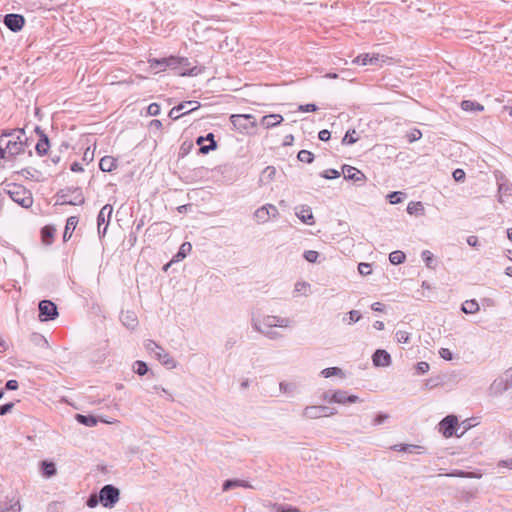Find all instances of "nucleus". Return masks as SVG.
Masks as SVG:
<instances>
[{
	"label": "nucleus",
	"instance_id": "obj_57",
	"mask_svg": "<svg viewBox=\"0 0 512 512\" xmlns=\"http://www.w3.org/2000/svg\"><path fill=\"white\" fill-rule=\"evenodd\" d=\"M215 140V135L212 132L207 133L206 135H200L196 138V144H205V142L212 143Z\"/></svg>",
	"mask_w": 512,
	"mask_h": 512
},
{
	"label": "nucleus",
	"instance_id": "obj_39",
	"mask_svg": "<svg viewBox=\"0 0 512 512\" xmlns=\"http://www.w3.org/2000/svg\"><path fill=\"white\" fill-rule=\"evenodd\" d=\"M79 223L78 216H70L66 219V242L71 238L73 231Z\"/></svg>",
	"mask_w": 512,
	"mask_h": 512
},
{
	"label": "nucleus",
	"instance_id": "obj_56",
	"mask_svg": "<svg viewBox=\"0 0 512 512\" xmlns=\"http://www.w3.org/2000/svg\"><path fill=\"white\" fill-rule=\"evenodd\" d=\"M146 112L149 116H158L161 112V106L158 103L153 102L147 106Z\"/></svg>",
	"mask_w": 512,
	"mask_h": 512
},
{
	"label": "nucleus",
	"instance_id": "obj_31",
	"mask_svg": "<svg viewBox=\"0 0 512 512\" xmlns=\"http://www.w3.org/2000/svg\"><path fill=\"white\" fill-rule=\"evenodd\" d=\"M460 107L462 110H464L466 112H482V111H484V106L474 100H462L460 103Z\"/></svg>",
	"mask_w": 512,
	"mask_h": 512
},
{
	"label": "nucleus",
	"instance_id": "obj_64",
	"mask_svg": "<svg viewBox=\"0 0 512 512\" xmlns=\"http://www.w3.org/2000/svg\"><path fill=\"white\" fill-rule=\"evenodd\" d=\"M396 339L398 343H408L410 340V334L406 331L399 330L396 333Z\"/></svg>",
	"mask_w": 512,
	"mask_h": 512
},
{
	"label": "nucleus",
	"instance_id": "obj_60",
	"mask_svg": "<svg viewBox=\"0 0 512 512\" xmlns=\"http://www.w3.org/2000/svg\"><path fill=\"white\" fill-rule=\"evenodd\" d=\"M358 272L363 276L370 275L372 273V265L366 262L359 263Z\"/></svg>",
	"mask_w": 512,
	"mask_h": 512
},
{
	"label": "nucleus",
	"instance_id": "obj_27",
	"mask_svg": "<svg viewBox=\"0 0 512 512\" xmlns=\"http://www.w3.org/2000/svg\"><path fill=\"white\" fill-rule=\"evenodd\" d=\"M132 370L138 376H154L153 371L149 368L148 364L145 361L137 360L132 365Z\"/></svg>",
	"mask_w": 512,
	"mask_h": 512
},
{
	"label": "nucleus",
	"instance_id": "obj_33",
	"mask_svg": "<svg viewBox=\"0 0 512 512\" xmlns=\"http://www.w3.org/2000/svg\"><path fill=\"white\" fill-rule=\"evenodd\" d=\"M480 309L478 302L475 299L466 300L461 305V311L465 314H474Z\"/></svg>",
	"mask_w": 512,
	"mask_h": 512
},
{
	"label": "nucleus",
	"instance_id": "obj_15",
	"mask_svg": "<svg viewBox=\"0 0 512 512\" xmlns=\"http://www.w3.org/2000/svg\"><path fill=\"white\" fill-rule=\"evenodd\" d=\"M4 24L8 29H10L13 32L20 31L25 23V19L20 14H7L4 16Z\"/></svg>",
	"mask_w": 512,
	"mask_h": 512
},
{
	"label": "nucleus",
	"instance_id": "obj_59",
	"mask_svg": "<svg viewBox=\"0 0 512 512\" xmlns=\"http://www.w3.org/2000/svg\"><path fill=\"white\" fill-rule=\"evenodd\" d=\"M430 369V365L425 361L417 362L415 365V370L418 375H423L427 373Z\"/></svg>",
	"mask_w": 512,
	"mask_h": 512
},
{
	"label": "nucleus",
	"instance_id": "obj_55",
	"mask_svg": "<svg viewBox=\"0 0 512 512\" xmlns=\"http://www.w3.org/2000/svg\"><path fill=\"white\" fill-rule=\"evenodd\" d=\"M144 347L149 354L153 353L154 356H156V351H158L161 348L159 344H157L154 340L150 339L145 341Z\"/></svg>",
	"mask_w": 512,
	"mask_h": 512
},
{
	"label": "nucleus",
	"instance_id": "obj_32",
	"mask_svg": "<svg viewBox=\"0 0 512 512\" xmlns=\"http://www.w3.org/2000/svg\"><path fill=\"white\" fill-rule=\"evenodd\" d=\"M56 229L51 225H46L41 230V239L43 244L50 245L52 243Z\"/></svg>",
	"mask_w": 512,
	"mask_h": 512
},
{
	"label": "nucleus",
	"instance_id": "obj_7",
	"mask_svg": "<svg viewBox=\"0 0 512 512\" xmlns=\"http://www.w3.org/2000/svg\"><path fill=\"white\" fill-rule=\"evenodd\" d=\"M112 213L113 206L111 204H105L97 215L98 235L100 239L107 233Z\"/></svg>",
	"mask_w": 512,
	"mask_h": 512
},
{
	"label": "nucleus",
	"instance_id": "obj_12",
	"mask_svg": "<svg viewBox=\"0 0 512 512\" xmlns=\"http://www.w3.org/2000/svg\"><path fill=\"white\" fill-rule=\"evenodd\" d=\"M181 62V69L177 72L179 76H197L201 74L204 70V66L192 65L188 58L183 57V62Z\"/></svg>",
	"mask_w": 512,
	"mask_h": 512
},
{
	"label": "nucleus",
	"instance_id": "obj_51",
	"mask_svg": "<svg viewBox=\"0 0 512 512\" xmlns=\"http://www.w3.org/2000/svg\"><path fill=\"white\" fill-rule=\"evenodd\" d=\"M196 145L199 146L198 154H202V155H207L211 151H215L218 149L217 141H213L212 143H209V144H196Z\"/></svg>",
	"mask_w": 512,
	"mask_h": 512
},
{
	"label": "nucleus",
	"instance_id": "obj_46",
	"mask_svg": "<svg viewBox=\"0 0 512 512\" xmlns=\"http://www.w3.org/2000/svg\"><path fill=\"white\" fill-rule=\"evenodd\" d=\"M406 260V255L400 250H395L389 254V261L392 265H400Z\"/></svg>",
	"mask_w": 512,
	"mask_h": 512
},
{
	"label": "nucleus",
	"instance_id": "obj_9",
	"mask_svg": "<svg viewBox=\"0 0 512 512\" xmlns=\"http://www.w3.org/2000/svg\"><path fill=\"white\" fill-rule=\"evenodd\" d=\"M58 316L56 304L50 300H42L39 302V319L42 322L54 320Z\"/></svg>",
	"mask_w": 512,
	"mask_h": 512
},
{
	"label": "nucleus",
	"instance_id": "obj_36",
	"mask_svg": "<svg viewBox=\"0 0 512 512\" xmlns=\"http://www.w3.org/2000/svg\"><path fill=\"white\" fill-rule=\"evenodd\" d=\"M320 375L324 378H330L333 376H337L340 378L345 377L344 371L340 367H336V366L324 368L323 370H321Z\"/></svg>",
	"mask_w": 512,
	"mask_h": 512
},
{
	"label": "nucleus",
	"instance_id": "obj_61",
	"mask_svg": "<svg viewBox=\"0 0 512 512\" xmlns=\"http://www.w3.org/2000/svg\"><path fill=\"white\" fill-rule=\"evenodd\" d=\"M193 148V143L189 141H184L179 150V156L185 157L187 154L190 153L191 149Z\"/></svg>",
	"mask_w": 512,
	"mask_h": 512
},
{
	"label": "nucleus",
	"instance_id": "obj_22",
	"mask_svg": "<svg viewBox=\"0 0 512 512\" xmlns=\"http://www.w3.org/2000/svg\"><path fill=\"white\" fill-rule=\"evenodd\" d=\"M238 487H242V488H246V489H252L253 488V486L250 484V482H248L246 480L237 479V478H231V479H226L223 482V484H222V491L226 492V491H229L231 489L238 488Z\"/></svg>",
	"mask_w": 512,
	"mask_h": 512
},
{
	"label": "nucleus",
	"instance_id": "obj_13",
	"mask_svg": "<svg viewBox=\"0 0 512 512\" xmlns=\"http://www.w3.org/2000/svg\"><path fill=\"white\" fill-rule=\"evenodd\" d=\"M372 364L374 367H388L392 363V358L389 352L385 349H376L372 354Z\"/></svg>",
	"mask_w": 512,
	"mask_h": 512
},
{
	"label": "nucleus",
	"instance_id": "obj_41",
	"mask_svg": "<svg viewBox=\"0 0 512 512\" xmlns=\"http://www.w3.org/2000/svg\"><path fill=\"white\" fill-rule=\"evenodd\" d=\"M406 193L402 191H391L387 194L386 199L390 204L396 205L402 203L406 198Z\"/></svg>",
	"mask_w": 512,
	"mask_h": 512
},
{
	"label": "nucleus",
	"instance_id": "obj_29",
	"mask_svg": "<svg viewBox=\"0 0 512 512\" xmlns=\"http://www.w3.org/2000/svg\"><path fill=\"white\" fill-rule=\"evenodd\" d=\"M276 175V168L274 166L265 167L259 177V185H267L269 184Z\"/></svg>",
	"mask_w": 512,
	"mask_h": 512
},
{
	"label": "nucleus",
	"instance_id": "obj_63",
	"mask_svg": "<svg viewBox=\"0 0 512 512\" xmlns=\"http://www.w3.org/2000/svg\"><path fill=\"white\" fill-rule=\"evenodd\" d=\"M422 137V132L419 129H414L407 134V140L409 143L418 141Z\"/></svg>",
	"mask_w": 512,
	"mask_h": 512
},
{
	"label": "nucleus",
	"instance_id": "obj_17",
	"mask_svg": "<svg viewBox=\"0 0 512 512\" xmlns=\"http://www.w3.org/2000/svg\"><path fill=\"white\" fill-rule=\"evenodd\" d=\"M295 210L296 216L302 223L306 225H313L315 223L311 207L307 205H300L296 207Z\"/></svg>",
	"mask_w": 512,
	"mask_h": 512
},
{
	"label": "nucleus",
	"instance_id": "obj_19",
	"mask_svg": "<svg viewBox=\"0 0 512 512\" xmlns=\"http://www.w3.org/2000/svg\"><path fill=\"white\" fill-rule=\"evenodd\" d=\"M155 358L167 369H173L177 365L176 360L163 347L156 351Z\"/></svg>",
	"mask_w": 512,
	"mask_h": 512
},
{
	"label": "nucleus",
	"instance_id": "obj_34",
	"mask_svg": "<svg viewBox=\"0 0 512 512\" xmlns=\"http://www.w3.org/2000/svg\"><path fill=\"white\" fill-rule=\"evenodd\" d=\"M406 211L409 215L419 216L424 214V206L420 201H411L408 203Z\"/></svg>",
	"mask_w": 512,
	"mask_h": 512
},
{
	"label": "nucleus",
	"instance_id": "obj_21",
	"mask_svg": "<svg viewBox=\"0 0 512 512\" xmlns=\"http://www.w3.org/2000/svg\"><path fill=\"white\" fill-rule=\"evenodd\" d=\"M74 419L77 421V423L84 425L86 427H94L101 421L100 418L96 417L93 414L84 415L80 413H75ZM102 422L107 423V421L105 420H102Z\"/></svg>",
	"mask_w": 512,
	"mask_h": 512
},
{
	"label": "nucleus",
	"instance_id": "obj_10",
	"mask_svg": "<svg viewBox=\"0 0 512 512\" xmlns=\"http://www.w3.org/2000/svg\"><path fill=\"white\" fill-rule=\"evenodd\" d=\"M337 411L335 408H330L325 405H314V406H307L304 409L303 415L310 419H317L323 416H331L336 414Z\"/></svg>",
	"mask_w": 512,
	"mask_h": 512
},
{
	"label": "nucleus",
	"instance_id": "obj_43",
	"mask_svg": "<svg viewBox=\"0 0 512 512\" xmlns=\"http://www.w3.org/2000/svg\"><path fill=\"white\" fill-rule=\"evenodd\" d=\"M421 258L424 261L425 265L429 269H435L436 260L434 254L429 250H423L421 253Z\"/></svg>",
	"mask_w": 512,
	"mask_h": 512
},
{
	"label": "nucleus",
	"instance_id": "obj_16",
	"mask_svg": "<svg viewBox=\"0 0 512 512\" xmlns=\"http://www.w3.org/2000/svg\"><path fill=\"white\" fill-rule=\"evenodd\" d=\"M84 202L81 188H66V205H82Z\"/></svg>",
	"mask_w": 512,
	"mask_h": 512
},
{
	"label": "nucleus",
	"instance_id": "obj_25",
	"mask_svg": "<svg viewBox=\"0 0 512 512\" xmlns=\"http://www.w3.org/2000/svg\"><path fill=\"white\" fill-rule=\"evenodd\" d=\"M284 121V118L280 114H268L261 118L260 124L266 128L270 129L276 126H279Z\"/></svg>",
	"mask_w": 512,
	"mask_h": 512
},
{
	"label": "nucleus",
	"instance_id": "obj_58",
	"mask_svg": "<svg viewBox=\"0 0 512 512\" xmlns=\"http://www.w3.org/2000/svg\"><path fill=\"white\" fill-rule=\"evenodd\" d=\"M452 177L455 182L462 183L466 179V173L463 169L457 168L452 172Z\"/></svg>",
	"mask_w": 512,
	"mask_h": 512
},
{
	"label": "nucleus",
	"instance_id": "obj_30",
	"mask_svg": "<svg viewBox=\"0 0 512 512\" xmlns=\"http://www.w3.org/2000/svg\"><path fill=\"white\" fill-rule=\"evenodd\" d=\"M192 245L190 242H183L179 247L177 253L173 255L172 262H180L186 258V256L191 252Z\"/></svg>",
	"mask_w": 512,
	"mask_h": 512
},
{
	"label": "nucleus",
	"instance_id": "obj_23",
	"mask_svg": "<svg viewBox=\"0 0 512 512\" xmlns=\"http://www.w3.org/2000/svg\"><path fill=\"white\" fill-rule=\"evenodd\" d=\"M263 324L267 328H272V327H276V326L277 327H288L290 324V320L288 318L268 315V316L264 317Z\"/></svg>",
	"mask_w": 512,
	"mask_h": 512
},
{
	"label": "nucleus",
	"instance_id": "obj_45",
	"mask_svg": "<svg viewBox=\"0 0 512 512\" xmlns=\"http://www.w3.org/2000/svg\"><path fill=\"white\" fill-rule=\"evenodd\" d=\"M362 318V314L358 310H351L349 311L342 319L344 323H347L348 325H352L357 323Z\"/></svg>",
	"mask_w": 512,
	"mask_h": 512
},
{
	"label": "nucleus",
	"instance_id": "obj_47",
	"mask_svg": "<svg viewBox=\"0 0 512 512\" xmlns=\"http://www.w3.org/2000/svg\"><path fill=\"white\" fill-rule=\"evenodd\" d=\"M357 132L355 129H349L346 131L344 137L342 138L341 144L342 145H353L355 144L359 137L356 136Z\"/></svg>",
	"mask_w": 512,
	"mask_h": 512
},
{
	"label": "nucleus",
	"instance_id": "obj_28",
	"mask_svg": "<svg viewBox=\"0 0 512 512\" xmlns=\"http://www.w3.org/2000/svg\"><path fill=\"white\" fill-rule=\"evenodd\" d=\"M40 471L42 476L45 478H51L57 473L55 463L48 460H43L40 462Z\"/></svg>",
	"mask_w": 512,
	"mask_h": 512
},
{
	"label": "nucleus",
	"instance_id": "obj_3",
	"mask_svg": "<svg viewBox=\"0 0 512 512\" xmlns=\"http://www.w3.org/2000/svg\"><path fill=\"white\" fill-rule=\"evenodd\" d=\"M322 398L324 401L328 403L337 404L361 402L360 398L357 395L349 394L347 391L340 389L325 391L322 395Z\"/></svg>",
	"mask_w": 512,
	"mask_h": 512
},
{
	"label": "nucleus",
	"instance_id": "obj_14",
	"mask_svg": "<svg viewBox=\"0 0 512 512\" xmlns=\"http://www.w3.org/2000/svg\"><path fill=\"white\" fill-rule=\"evenodd\" d=\"M87 23L85 21H81L80 19L76 20L74 16H71L69 20H66V28L72 34L71 39L76 41L79 36L84 32V29H87Z\"/></svg>",
	"mask_w": 512,
	"mask_h": 512
},
{
	"label": "nucleus",
	"instance_id": "obj_1",
	"mask_svg": "<svg viewBox=\"0 0 512 512\" xmlns=\"http://www.w3.org/2000/svg\"><path fill=\"white\" fill-rule=\"evenodd\" d=\"M28 145L25 129H5L0 131V159L13 161L19 154L24 153Z\"/></svg>",
	"mask_w": 512,
	"mask_h": 512
},
{
	"label": "nucleus",
	"instance_id": "obj_5",
	"mask_svg": "<svg viewBox=\"0 0 512 512\" xmlns=\"http://www.w3.org/2000/svg\"><path fill=\"white\" fill-rule=\"evenodd\" d=\"M101 505L105 508H113L120 500V489L113 484H106L99 491Z\"/></svg>",
	"mask_w": 512,
	"mask_h": 512
},
{
	"label": "nucleus",
	"instance_id": "obj_2",
	"mask_svg": "<svg viewBox=\"0 0 512 512\" xmlns=\"http://www.w3.org/2000/svg\"><path fill=\"white\" fill-rule=\"evenodd\" d=\"M10 198L24 208H28L33 204L32 194L24 186L18 184L9 185L7 190Z\"/></svg>",
	"mask_w": 512,
	"mask_h": 512
},
{
	"label": "nucleus",
	"instance_id": "obj_8",
	"mask_svg": "<svg viewBox=\"0 0 512 512\" xmlns=\"http://www.w3.org/2000/svg\"><path fill=\"white\" fill-rule=\"evenodd\" d=\"M230 122L239 131H248L256 127V120L251 114H232Z\"/></svg>",
	"mask_w": 512,
	"mask_h": 512
},
{
	"label": "nucleus",
	"instance_id": "obj_37",
	"mask_svg": "<svg viewBox=\"0 0 512 512\" xmlns=\"http://www.w3.org/2000/svg\"><path fill=\"white\" fill-rule=\"evenodd\" d=\"M148 63L151 69L157 70V72L165 71L167 68V57L163 58H149Z\"/></svg>",
	"mask_w": 512,
	"mask_h": 512
},
{
	"label": "nucleus",
	"instance_id": "obj_54",
	"mask_svg": "<svg viewBox=\"0 0 512 512\" xmlns=\"http://www.w3.org/2000/svg\"><path fill=\"white\" fill-rule=\"evenodd\" d=\"M99 504H101V498L98 494H90L86 500V505L89 508H96Z\"/></svg>",
	"mask_w": 512,
	"mask_h": 512
},
{
	"label": "nucleus",
	"instance_id": "obj_40",
	"mask_svg": "<svg viewBox=\"0 0 512 512\" xmlns=\"http://www.w3.org/2000/svg\"><path fill=\"white\" fill-rule=\"evenodd\" d=\"M393 450L399 451V452H407V453H420V449H424L422 446L415 445V444H396L392 447Z\"/></svg>",
	"mask_w": 512,
	"mask_h": 512
},
{
	"label": "nucleus",
	"instance_id": "obj_42",
	"mask_svg": "<svg viewBox=\"0 0 512 512\" xmlns=\"http://www.w3.org/2000/svg\"><path fill=\"white\" fill-rule=\"evenodd\" d=\"M271 508L274 512H299L296 506L286 503H273Z\"/></svg>",
	"mask_w": 512,
	"mask_h": 512
},
{
	"label": "nucleus",
	"instance_id": "obj_62",
	"mask_svg": "<svg viewBox=\"0 0 512 512\" xmlns=\"http://www.w3.org/2000/svg\"><path fill=\"white\" fill-rule=\"evenodd\" d=\"M318 109L319 108L315 103L301 104L298 107V111L303 112V113L316 112Z\"/></svg>",
	"mask_w": 512,
	"mask_h": 512
},
{
	"label": "nucleus",
	"instance_id": "obj_53",
	"mask_svg": "<svg viewBox=\"0 0 512 512\" xmlns=\"http://www.w3.org/2000/svg\"><path fill=\"white\" fill-rule=\"evenodd\" d=\"M319 256L320 253L315 250H306L303 253V258L309 263H316L318 261Z\"/></svg>",
	"mask_w": 512,
	"mask_h": 512
},
{
	"label": "nucleus",
	"instance_id": "obj_18",
	"mask_svg": "<svg viewBox=\"0 0 512 512\" xmlns=\"http://www.w3.org/2000/svg\"><path fill=\"white\" fill-rule=\"evenodd\" d=\"M342 173L344 175V179L352 180L354 182L364 181L366 179L364 173L357 169L356 167L350 165L342 166Z\"/></svg>",
	"mask_w": 512,
	"mask_h": 512
},
{
	"label": "nucleus",
	"instance_id": "obj_26",
	"mask_svg": "<svg viewBox=\"0 0 512 512\" xmlns=\"http://www.w3.org/2000/svg\"><path fill=\"white\" fill-rule=\"evenodd\" d=\"M511 370L512 369L510 368L505 372V375H506L505 378H499V379L494 380V382L492 383V388H494L496 390V392L501 394V393L507 391L508 389L512 388V382L510 381V378L508 377V373L511 372Z\"/></svg>",
	"mask_w": 512,
	"mask_h": 512
},
{
	"label": "nucleus",
	"instance_id": "obj_49",
	"mask_svg": "<svg viewBox=\"0 0 512 512\" xmlns=\"http://www.w3.org/2000/svg\"><path fill=\"white\" fill-rule=\"evenodd\" d=\"M183 62V57L181 56H174L170 55L167 57V68H170L171 70H180L181 69V62Z\"/></svg>",
	"mask_w": 512,
	"mask_h": 512
},
{
	"label": "nucleus",
	"instance_id": "obj_6",
	"mask_svg": "<svg viewBox=\"0 0 512 512\" xmlns=\"http://www.w3.org/2000/svg\"><path fill=\"white\" fill-rule=\"evenodd\" d=\"M201 107V104L194 100L182 101L170 109L168 117L176 121L184 115L190 114Z\"/></svg>",
	"mask_w": 512,
	"mask_h": 512
},
{
	"label": "nucleus",
	"instance_id": "obj_11",
	"mask_svg": "<svg viewBox=\"0 0 512 512\" xmlns=\"http://www.w3.org/2000/svg\"><path fill=\"white\" fill-rule=\"evenodd\" d=\"M388 59L384 55H380L378 53H362L359 54L353 62L358 65L366 66V65H374V66H382V64Z\"/></svg>",
	"mask_w": 512,
	"mask_h": 512
},
{
	"label": "nucleus",
	"instance_id": "obj_50",
	"mask_svg": "<svg viewBox=\"0 0 512 512\" xmlns=\"http://www.w3.org/2000/svg\"><path fill=\"white\" fill-rule=\"evenodd\" d=\"M297 159L300 162L311 164L315 159V155L309 150H300L297 154Z\"/></svg>",
	"mask_w": 512,
	"mask_h": 512
},
{
	"label": "nucleus",
	"instance_id": "obj_52",
	"mask_svg": "<svg viewBox=\"0 0 512 512\" xmlns=\"http://www.w3.org/2000/svg\"><path fill=\"white\" fill-rule=\"evenodd\" d=\"M320 176L327 180H333L340 177V172L334 168H329L320 173Z\"/></svg>",
	"mask_w": 512,
	"mask_h": 512
},
{
	"label": "nucleus",
	"instance_id": "obj_24",
	"mask_svg": "<svg viewBox=\"0 0 512 512\" xmlns=\"http://www.w3.org/2000/svg\"><path fill=\"white\" fill-rule=\"evenodd\" d=\"M118 167V159L113 156H103L99 161V169L102 172H112Z\"/></svg>",
	"mask_w": 512,
	"mask_h": 512
},
{
	"label": "nucleus",
	"instance_id": "obj_20",
	"mask_svg": "<svg viewBox=\"0 0 512 512\" xmlns=\"http://www.w3.org/2000/svg\"><path fill=\"white\" fill-rule=\"evenodd\" d=\"M35 132L39 136L35 149L40 156L45 155L50 147L49 139L47 135L43 131H41L38 126L35 127Z\"/></svg>",
	"mask_w": 512,
	"mask_h": 512
},
{
	"label": "nucleus",
	"instance_id": "obj_44",
	"mask_svg": "<svg viewBox=\"0 0 512 512\" xmlns=\"http://www.w3.org/2000/svg\"><path fill=\"white\" fill-rule=\"evenodd\" d=\"M77 146L79 147V150H84L82 161L86 162L87 164H89L91 161H93L94 151H91L90 147H86V143H83V141L80 140L77 143Z\"/></svg>",
	"mask_w": 512,
	"mask_h": 512
},
{
	"label": "nucleus",
	"instance_id": "obj_38",
	"mask_svg": "<svg viewBox=\"0 0 512 512\" xmlns=\"http://www.w3.org/2000/svg\"><path fill=\"white\" fill-rule=\"evenodd\" d=\"M271 218V214L270 212H268V209L266 207V204L261 206L260 208H258L255 212H254V219L258 222V223H265L267 222L269 219Z\"/></svg>",
	"mask_w": 512,
	"mask_h": 512
},
{
	"label": "nucleus",
	"instance_id": "obj_35",
	"mask_svg": "<svg viewBox=\"0 0 512 512\" xmlns=\"http://www.w3.org/2000/svg\"><path fill=\"white\" fill-rule=\"evenodd\" d=\"M0 512H21V505L19 500L3 502L0 504Z\"/></svg>",
	"mask_w": 512,
	"mask_h": 512
},
{
	"label": "nucleus",
	"instance_id": "obj_4",
	"mask_svg": "<svg viewBox=\"0 0 512 512\" xmlns=\"http://www.w3.org/2000/svg\"><path fill=\"white\" fill-rule=\"evenodd\" d=\"M460 428L459 420L454 414L445 416L438 424V431L445 438H451L452 436L460 437L458 432Z\"/></svg>",
	"mask_w": 512,
	"mask_h": 512
},
{
	"label": "nucleus",
	"instance_id": "obj_48",
	"mask_svg": "<svg viewBox=\"0 0 512 512\" xmlns=\"http://www.w3.org/2000/svg\"><path fill=\"white\" fill-rule=\"evenodd\" d=\"M477 424H478L477 418H475V417L465 419L464 421L459 423V425L461 426L460 432H459L460 437H462L468 430H470L472 427H474Z\"/></svg>",
	"mask_w": 512,
	"mask_h": 512
}]
</instances>
